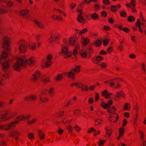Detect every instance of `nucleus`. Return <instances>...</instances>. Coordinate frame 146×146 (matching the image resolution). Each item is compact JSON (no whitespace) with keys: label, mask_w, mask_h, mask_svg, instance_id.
<instances>
[{"label":"nucleus","mask_w":146,"mask_h":146,"mask_svg":"<svg viewBox=\"0 0 146 146\" xmlns=\"http://www.w3.org/2000/svg\"><path fill=\"white\" fill-rule=\"evenodd\" d=\"M34 63L33 60L31 59H26L23 57H18L17 58V62L14 64L13 67L15 70H18L23 67L28 65L33 64Z\"/></svg>","instance_id":"obj_1"},{"label":"nucleus","mask_w":146,"mask_h":146,"mask_svg":"<svg viewBox=\"0 0 146 146\" xmlns=\"http://www.w3.org/2000/svg\"><path fill=\"white\" fill-rule=\"evenodd\" d=\"M30 117V115H28L26 116L24 115H20L17 117L15 120L9 124L4 126L0 125V129L4 130H11L13 129L15 126L17 124L23 119H27Z\"/></svg>","instance_id":"obj_2"},{"label":"nucleus","mask_w":146,"mask_h":146,"mask_svg":"<svg viewBox=\"0 0 146 146\" xmlns=\"http://www.w3.org/2000/svg\"><path fill=\"white\" fill-rule=\"evenodd\" d=\"M11 111L9 110H5L0 112V120L1 121L8 120L15 115V113H10Z\"/></svg>","instance_id":"obj_3"},{"label":"nucleus","mask_w":146,"mask_h":146,"mask_svg":"<svg viewBox=\"0 0 146 146\" xmlns=\"http://www.w3.org/2000/svg\"><path fill=\"white\" fill-rule=\"evenodd\" d=\"M38 80H40L43 83H47L50 81L49 79L44 77L41 75L38 71H36L32 76V80L33 81L35 82Z\"/></svg>","instance_id":"obj_4"},{"label":"nucleus","mask_w":146,"mask_h":146,"mask_svg":"<svg viewBox=\"0 0 146 146\" xmlns=\"http://www.w3.org/2000/svg\"><path fill=\"white\" fill-rule=\"evenodd\" d=\"M60 55L66 58L70 57L72 53L68 51L67 46H63L62 48Z\"/></svg>","instance_id":"obj_5"},{"label":"nucleus","mask_w":146,"mask_h":146,"mask_svg":"<svg viewBox=\"0 0 146 146\" xmlns=\"http://www.w3.org/2000/svg\"><path fill=\"white\" fill-rule=\"evenodd\" d=\"M19 52L21 53H25L27 50L26 42L23 40L19 41L18 43Z\"/></svg>","instance_id":"obj_6"},{"label":"nucleus","mask_w":146,"mask_h":146,"mask_svg":"<svg viewBox=\"0 0 146 146\" xmlns=\"http://www.w3.org/2000/svg\"><path fill=\"white\" fill-rule=\"evenodd\" d=\"M80 67L79 66H77L75 69H72V70L68 72H65L64 73L65 75H67L68 77L72 78H74V72H75L78 73L79 72Z\"/></svg>","instance_id":"obj_7"},{"label":"nucleus","mask_w":146,"mask_h":146,"mask_svg":"<svg viewBox=\"0 0 146 146\" xmlns=\"http://www.w3.org/2000/svg\"><path fill=\"white\" fill-rule=\"evenodd\" d=\"M2 41L3 48L7 51L9 50V38L6 36H3L2 38Z\"/></svg>","instance_id":"obj_8"},{"label":"nucleus","mask_w":146,"mask_h":146,"mask_svg":"<svg viewBox=\"0 0 146 146\" xmlns=\"http://www.w3.org/2000/svg\"><path fill=\"white\" fill-rule=\"evenodd\" d=\"M52 56L49 54L46 57V60H44L42 62V65L43 66L48 67L51 65V60L52 59Z\"/></svg>","instance_id":"obj_9"},{"label":"nucleus","mask_w":146,"mask_h":146,"mask_svg":"<svg viewBox=\"0 0 146 146\" xmlns=\"http://www.w3.org/2000/svg\"><path fill=\"white\" fill-rule=\"evenodd\" d=\"M69 43L70 45L72 46L75 45V48L74 50L73 54L74 55H76L77 54V49L78 48V47L77 46L76 44L74 38H70L69 41Z\"/></svg>","instance_id":"obj_10"},{"label":"nucleus","mask_w":146,"mask_h":146,"mask_svg":"<svg viewBox=\"0 0 146 146\" xmlns=\"http://www.w3.org/2000/svg\"><path fill=\"white\" fill-rule=\"evenodd\" d=\"M113 103L112 101L110 100L108 101V103L103 102L101 104L102 106L105 109H109L111 105Z\"/></svg>","instance_id":"obj_11"},{"label":"nucleus","mask_w":146,"mask_h":146,"mask_svg":"<svg viewBox=\"0 0 146 146\" xmlns=\"http://www.w3.org/2000/svg\"><path fill=\"white\" fill-rule=\"evenodd\" d=\"M77 11L80 13L78 15L77 21L80 23H82L84 21V18H83L82 16V13L81 12L82 10H79L78 9Z\"/></svg>","instance_id":"obj_12"},{"label":"nucleus","mask_w":146,"mask_h":146,"mask_svg":"<svg viewBox=\"0 0 146 146\" xmlns=\"http://www.w3.org/2000/svg\"><path fill=\"white\" fill-rule=\"evenodd\" d=\"M76 86L81 88L82 91H84V90L88 91V87L81 83H78V84H76Z\"/></svg>","instance_id":"obj_13"},{"label":"nucleus","mask_w":146,"mask_h":146,"mask_svg":"<svg viewBox=\"0 0 146 146\" xmlns=\"http://www.w3.org/2000/svg\"><path fill=\"white\" fill-rule=\"evenodd\" d=\"M111 116L110 119V121L113 122H116L118 118L117 114L114 113H113V114H111Z\"/></svg>","instance_id":"obj_14"},{"label":"nucleus","mask_w":146,"mask_h":146,"mask_svg":"<svg viewBox=\"0 0 146 146\" xmlns=\"http://www.w3.org/2000/svg\"><path fill=\"white\" fill-rule=\"evenodd\" d=\"M3 2V4H2L3 6H6L8 7L11 6L13 4V2L6 1H3V0H0V2Z\"/></svg>","instance_id":"obj_15"},{"label":"nucleus","mask_w":146,"mask_h":146,"mask_svg":"<svg viewBox=\"0 0 146 146\" xmlns=\"http://www.w3.org/2000/svg\"><path fill=\"white\" fill-rule=\"evenodd\" d=\"M36 96L34 95H31L29 96H26L25 100L27 101H33L36 99Z\"/></svg>","instance_id":"obj_16"},{"label":"nucleus","mask_w":146,"mask_h":146,"mask_svg":"<svg viewBox=\"0 0 146 146\" xmlns=\"http://www.w3.org/2000/svg\"><path fill=\"white\" fill-rule=\"evenodd\" d=\"M112 94L108 93L107 91L106 90H104L102 93V95L106 98H110V96Z\"/></svg>","instance_id":"obj_17"},{"label":"nucleus","mask_w":146,"mask_h":146,"mask_svg":"<svg viewBox=\"0 0 146 146\" xmlns=\"http://www.w3.org/2000/svg\"><path fill=\"white\" fill-rule=\"evenodd\" d=\"M19 133L16 131H13L11 132L10 134L11 136H13L15 137L16 139H17L18 138L17 136L19 135Z\"/></svg>","instance_id":"obj_18"},{"label":"nucleus","mask_w":146,"mask_h":146,"mask_svg":"<svg viewBox=\"0 0 146 146\" xmlns=\"http://www.w3.org/2000/svg\"><path fill=\"white\" fill-rule=\"evenodd\" d=\"M2 66L4 70L8 68L9 64L7 61H4L2 64Z\"/></svg>","instance_id":"obj_19"},{"label":"nucleus","mask_w":146,"mask_h":146,"mask_svg":"<svg viewBox=\"0 0 146 146\" xmlns=\"http://www.w3.org/2000/svg\"><path fill=\"white\" fill-rule=\"evenodd\" d=\"M91 50V49L90 48H88L87 50H84V52L81 54V55L82 57H85L87 56V53L88 52H90Z\"/></svg>","instance_id":"obj_20"},{"label":"nucleus","mask_w":146,"mask_h":146,"mask_svg":"<svg viewBox=\"0 0 146 146\" xmlns=\"http://www.w3.org/2000/svg\"><path fill=\"white\" fill-rule=\"evenodd\" d=\"M29 12V11L27 10H23L19 12V14L21 15L25 16Z\"/></svg>","instance_id":"obj_21"},{"label":"nucleus","mask_w":146,"mask_h":146,"mask_svg":"<svg viewBox=\"0 0 146 146\" xmlns=\"http://www.w3.org/2000/svg\"><path fill=\"white\" fill-rule=\"evenodd\" d=\"M34 21L35 24L38 27L41 29H42L44 28L43 25L41 23L36 20H35Z\"/></svg>","instance_id":"obj_22"},{"label":"nucleus","mask_w":146,"mask_h":146,"mask_svg":"<svg viewBox=\"0 0 146 146\" xmlns=\"http://www.w3.org/2000/svg\"><path fill=\"white\" fill-rule=\"evenodd\" d=\"M52 18L54 20L56 19L58 20H62V19L60 16H57L55 15H53L52 17Z\"/></svg>","instance_id":"obj_23"},{"label":"nucleus","mask_w":146,"mask_h":146,"mask_svg":"<svg viewBox=\"0 0 146 146\" xmlns=\"http://www.w3.org/2000/svg\"><path fill=\"white\" fill-rule=\"evenodd\" d=\"M124 95V94L121 91L118 92L117 93V94L116 96V97L117 98L115 100H118V97L120 96L123 97Z\"/></svg>","instance_id":"obj_24"},{"label":"nucleus","mask_w":146,"mask_h":146,"mask_svg":"<svg viewBox=\"0 0 146 146\" xmlns=\"http://www.w3.org/2000/svg\"><path fill=\"white\" fill-rule=\"evenodd\" d=\"M63 76L62 74H58L57 76L55 78V79L57 81H59L60 80L63 78Z\"/></svg>","instance_id":"obj_25"},{"label":"nucleus","mask_w":146,"mask_h":146,"mask_svg":"<svg viewBox=\"0 0 146 146\" xmlns=\"http://www.w3.org/2000/svg\"><path fill=\"white\" fill-rule=\"evenodd\" d=\"M38 132L40 138L41 139H43L44 137V135L42 133V131L39 130L38 131Z\"/></svg>","instance_id":"obj_26"},{"label":"nucleus","mask_w":146,"mask_h":146,"mask_svg":"<svg viewBox=\"0 0 146 146\" xmlns=\"http://www.w3.org/2000/svg\"><path fill=\"white\" fill-rule=\"evenodd\" d=\"M29 48L32 50H34L35 49V44L32 43L29 45Z\"/></svg>","instance_id":"obj_27"},{"label":"nucleus","mask_w":146,"mask_h":146,"mask_svg":"<svg viewBox=\"0 0 146 146\" xmlns=\"http://www.w3.org/2000/svg\"><path fill=\"white\" fill-rule=\"evenodd\" d=\"M113 81V80L111 79L109 81L105 82H105V83L106 84H110V86H113V85H114L115 84V83L114 82H112V81Z\"/></svg>","instance_id":"obj_28"},{"label":"nucleus","mask_w":146,"mask_h":146,"mask_svg":"<svg viewBox=\"0 0 146 146\" xmlns=\"http://www.w3.org/2000/svg\"><path fill=\"white\" fill-rule=\"evenodd\" d=\"M87 31V29L86 28H84L82 30L80 31L79 32H78V33L80 35H82V34L84 33Z\"/></svg>","instance_id":"obj_29"},{"label":"nucleus","mask_w":146,"mask_h":146,"mask_svg":"<svg viewBox=\"0 0 146 146\" xmlns=\"http://www.w3.org/2000/svg\"><path fill=\"white\" fill-rule=\"evenodd\" d=\"M48 92L51 96H52L54 94V89L52 87H51L49 88Z\"/></svg>","instance_id":"obj_30"},{"label":"nucleus","mask_w":146,"mask_h":146,"mask_svg":"<svg viewBox=\"0 0 146 146\" xmlns=\"http://www.w3.org/2000/svg\"><path fill=\"white\" fill-rule=\"evenodd\" d=\"M40 100L43 102H45L48 101V99L47 98H42L41 95H40Z\"/></svg>","instance_id":"obj_31"},{"label":"nucleus","mask_w":146,"mask_h":146,"mask_svg":"<svg viewBox=\"0 0 146 146\" xmlns=\"http://www.w3.org/2000/svg\"><path fill=\"white\" fill-rule=\"evenodd\" d=\"M136 26H137L138 27L139 29V31L141 33H142L143 32V31L141 29V23H140L139 22V21L137 22L136 23Z\"/></svg>","instance_id":"obj_32"},{"label":"nucleus","mask_w":146,"mask_h":146,"mask_svg":"<svg viewBox=\"0 0 146 146\" xmlns=\"http://www.w3.org/2000/svg\"><path fill=\"white\" fill-rule=\"evenodd\" d=\"M89 42V40L87 38H84L83 39V43L84 45H86Z\"/></svg>","instance_id":"obj_33"},{"label":"nucleus","mask_w":146,"mask_h":146,"mask_svg":"<svg viewBox=\"0 0 146 146\" xmlns=\"http://www.w3.org/2000/svg\"><path fill=\"white\" fill-rule=\"evenodd\" d=\"M102 43V42L101 40H98L96 41L95 44L97 46H99L101 45Z\"/></svg>","instance_id":"obj_34"},{"label":"nucleus","mask_w":146,"mask_h":146,"mask_svg":"<svg viewBox=\"0 0 146 146\" xmlns=\"http://www.w3.org/2000/svg\"><path fill=\"white\" fill-rule=\"evenodd\" d=\"M99 143L98 145L99 146H101L104 144V143L106 141L105 140H102L101 139H99Z\"/></svg>","instance_id":"obj_35"},{"label":"nucleus","mask_w":146,"mask_h":146,"mask_svg":"<svg viewBox=\"0 0 146 146\" xmlns=\"http://www.w3.org/2000/svg\"><path fill=\"white\" fill-rule=\"evenodd\" d=\"M91 16L92 19H95L98 17V15L96 13H94L92 14Z\"/></svg>","instance_id":"obj_36"},{"label":"nucleus","mask_w":146,"mask_h":146,"mask_svg":"<svg viewBox=\"0 0 146 146\" xmlns=\"http://www.w3.org/2000/svg\"><path fill=\"white\" fill-rule=\"evenodd\" d=\"M129 4L130 7H134L135 6V3L133 0H131V3Z\"/></svg>","instance_id":"obj_37"},{"label":"nucleus","mask_w":146,"mask_h":146,"mask_svg":"<svg viewBox=\"0 0 146 146\" xmlns=\"http://www.w3.org/2000/svg\"><path fill=\"white\" fill-rule=\"evenodd\" d=\"M128 20L129 22H131L135 21V18L132 16H130L128 17Z\"/></svg>","instance_id":"obj_38"},{"label":"nucleus","mask_w":146,"mask_h":146,"mask_svg":"<svg viewBox=\"0 0 146 146\" xmlns=\"http://www.w3.org/2000/svg\"><path fill=\"white\" fill-rule=\"evenodd\" d=\"M126 5L127 7H130V8H131L132 9L133 11V12H136V9H134V7H130V5L129 3L126 4Z\"/></svg>","instance_id":"obj_39"},{"label":"nucleus","mask_w":146,"mask_h":146,"mask_svg":"<svg viewBox=\"0 0 146 146\" xmlns=\"http://www.w3.org/2000/svg\"><path fill=\"white\" fill-rule=\"evenodd\" d=\"M124 131V129L123 128H121L119 129V134L122 135Z\"/></svg>","instance_id":"obj_40"},{"label":"nucleus","mask_w":146,"mask_h":146,"mask_svg":"<svg viewBox=\"0 0 146 146\" xmlns=\"http://www.w3.org/2000/svg\"><path fill=\"white\" fill-rule=\"evenodd\" d=\"M67 129H68L69 130V132L70 133H72V127L70 125H68V126L67 127Z\"/></svg>","instance_id":"obj_41"},{"label":"nucleus","mask_w":146,"mask_h":146,"mask_svg":"<svg viewBox=\"0 0 146 146\" xmlns=\"http://www.w3.org/2000/svg\"><path fill=\"white\" fill-rule=\"evenodd\" d=\"M139 134H140V136H141V139L142 140H143L144 139V138L143 137V133L141 131L140 129H139Z\"/></svg>","instance_id":"obj_42"},{"label":"nucleus","mask_w":146,"mask_h":146,"mask_svg":"<svg viewBox=\"0 0 146 146\" xmlns=\"http://www.w3.org/2000/svg\"><path fill=\"white\" fill-rule=\"evenodd\" d=\"M7 11L4 8H0V13H3L7 12Z\"/></svg>","instance_id":"obj_43"},{"label":"nucleus","mask_w":146,"mask_h":146,"mask_svg":"<svg viewBox=\"0 0 146 146\" xmlns=\"http://www.w3.org/2000/svg\"><path fill=\"white\" fill-rule=\"evenodd\" d=\"M103 42L104 45L106 46L108 44L109 42V41L108 39H106L103 40Z\"/></svg>","instance_id":"obj_44"},{"label":"nucleus","mask_w":146,"mask_h":146,"mask_svg":"<svg viewBox=\"0 0 146 146\" xmlns=\"http://www.w3.org/2000/svg\"><path fill=\"white\" fill-rule=\"evenodd\" d=\"M95 123L96 125L99 124L102 121V120L100 119H95Z\"/></svg>","instance_id":"obj_45"},{"label":"nucleus","mask_w":146,"mask_h":146,"mask_svg":"<svg viewBox=\"0 0 146 146\" xmlns=\"http://www.w3.org/2000/svg\"><path fill=\"white\" fill-rule=\"evenodd\" d=\"M28 138L30 139H31L33 138L34 137V135L32 133H29L28 134Z\"/></svg>","instance_id":"obj_46"},{"label":"nucleus","mask_w":146,"mask_h":146,"mask_svg":"<svg viewBox=\"0 0 146 146\" xmlns=\"http://www.w3.org/2000/svg\"><path fill=\"white\" fill-rule=\"evenodd\" d=\"M36 120L35 119H34L32 121H28L27 123L29 125H30L34 122Z\"/></svg>","instance_id":"obj_47"},{"label":"nucleus","mask_w":146,"mask_h":146,"mask_svg":"<svg viewBox=\"0 0 146 146\" xmlns=\"http://www.w3.org/2000/svg\"><path fill=\"white\" fill-rule=\"evenodd\" d=\"M97 64H98V65L102 67L103 68H105L106 66V64L104 63H103L101 64H98V63H96Z\"/></svg>","instance_id":"obj_48"},{"label":"nucleus","mask_w":146,"mask_h":146,"mask_svg":"<svg viewBox=\"0 0 146 146\" xmlns=\"http://www.w3.org/2000/svg\"><path fill=\"white\" fill-rule=\"evenodd\" d=\"M128 103H126L124 105V109L125 110H127L128 108H129V106H128Z\"/></svg>","instance_id":"obj_49"},{"label":"nucleus","mask_w":146,"mask_h":146,"mask_svg":"<svg viewBox=\"0 0 146 146\" xmlns=\"http://www.w3.org/2000/svg\"><path fill=\"white\" fill-rule=\"evenodd\" d=\"M120 14L121 16L124 17H125L126 15V13L125 12L123 11H121L120 13Z\"/></svg>","instance_id":"obj_50"},{"label":"nucleus","mask_w":146,"mask_h":146,"mask_svg":"<svg viewBox=\"0 0 146 146\" xmlns=\"http://www.w3.org/2000/svg\"><path fill=\"white\" fill-rule=\"evenodd\" d=\"M102 59V57L100 56H98L96 57V60L98 61H100Z\"/></svg>","instance_id":"obj_51"},{"label":"nucleus","mask_w":146,"mask_h":146,"mask_svg":"<svg viewBox=\"0 0 146 146\" xmlns=\"http://www.w3.org/2000/svg\"><path fill=\"white\" fill-rule=\"evenodd\" d=\"M111 9L112 11H115L116 10V7L115 6H112L111 7Z\"/></svg>","instance_id":"obj_52"},{"label":"nucleus","mask_w":146,"mask_h":146,"mask_svg":"<svg viewBox=\"0 0 146 146\" xmlns=\"http://www.w3.org/2000/svg\"><path fill=\"white\" fill-rule=\"evenodd\" d=\"M40 35H36V38L37 42H38L39 40H40V37H41Z\"/></svg>","instance_id":"obj_53"},{"label":"nucleus","mask_w":146,"mask_h":146,"mask_svg":"<svg viewBox=\"0 0 146 146\" xmlns=\"http://www.w3.org/2000/svg\"><path fill=\"white\" fill-rule=\"evenodd\" d=\"M101 13L102 16L104 17H106V13L104 11L102 12Z\"/></svg>","instance_id":"obj_54"},{"label":"nucleus","mask_w":146,"mask_h":146,"mask_svg":"<svg viewBox=\"0 0 146 146\" xmlns=\"http://www.w3.org/2000/svg\"><path fill=\"white\" fill-rule=\"evenodd\" d=\"M99 95L98 93H96V96L95 97V100L96 101H97L99 98Z\"/></svg>","instance_id":"obj_55"},{"label":"nucleus","mask_w":146,"mask_h":146,"mask_svg":"<svg viewBox=\"0 0 146 146\" xmlns=\"http://www.w3.org/2000/svg\"><path fill=\"white\" fill-rule=\"evenodd\" d=\"M58 129H59V130L58 131V133L59 134H62L63 131V130L61 129H60L59 127L58 128Z\"/></svg>","instance_id":"obj_56"},{"label":"nucleus","mask_w":146,"mask_h":146,"mask_svg":"<svg viewBox=\"0 0 146 146\" xmlns=\"http://www.w3.org/2000/svg\"><path fill=\"white\" fill-rule=\"evenodd\" d=\"M94 8L96 10H98L100 8L99 5L98 4H95L94 5Z\"/></svg>","instance_id":"obj_57"},{"label":"nucleus","mask_w":146,"mask_h":146,"mask_svg":"<svg viewBox=\"0 0 146 146\" xmlns=\"http://www.w3.org/2000/svg\"><path fill=\"white\" fill-rule=\"evenodd\" d=\"M74 128L75 129L76 131H78L80 129L77 125H76L74 127Z\"/></svg>","instance_id":"obj_58"},{"label":"nucleus","mask_w":146,"mask_h":146,"mask_svg":"<svg viewBox=\"0 0 146 146\" xmlns=\"http://www.w3.org/2000/svg\"><path fill=\"white\" fill-rule=\"evenodd\" d=\"M103 2L104 3L106 4H108L110 3L109 1L108 0H103Z\"/></svg>","instance_id":"obj_59"},{"label":"nucleus","mask_w":146,"mask_h":146,"mask_svg":"<svg viewBox=\"0 0 146 146\" xmlns=\"http://www.w3.org/2000/svg\"><path fill=\"white\" fill-rule=\"evenodd\" d=\"M75 4H71L70 5H69V7L72 9H73L76 5Z\"/></svg>","instance_id":"obj_60"},{"label":"nucleus","mask_w":146,"mask_h":146,"mask_svg":"<svg viewBox=\"0 0 146 146\" xmlns=\"http://www.w3.org/2000/svg\"><path fill=\"white\" fill-rule=\"evenodd\" d=\"M129 56L130 58H134L136 57V56L134 54H131Z\"/></svg>","instance_id":"obj_61"},{"label":"nucleus","mask_w":146,"mask_h":146,"mask_svg":"<svg viewBox=\"0 0 146 146\" xmlns=\"http://www.w3.org/2000/svg\"><path fill=\"white\" fill-rule=\"evenodd\" d=\"M124 115L126 117L128 118L129 117V113L127 112H125L124 113Z\"/></svg>","instance_id":"obj_62"},{"label":"nucleus","mask_w":146,"mask_h":146,"mask_svg":"<svg viewBox=\"0 0 146 146\" xmlns=\"http://www.w3.org/2000/svg\"><path fill=\"white\" fill-rule=\"evenodd\" d=\"M93 99L92 98H90L88 100V102L90 104L92 103L93 102Z\"/></svg>","instance_id":"obj_63"},{"label":"nucleus","mask_w":146,"mask_h":146,"mask_svg":"<svg viewBox=\"0 0 146 146\" xmlns=\"http://www.w3.org/2000/svg\"><path fill=\"white\" fill-rule=\"evenodd\" d=\"M47 91V89H44L41 92V93L43 94H45Z\"/></svg>","instance_id":"obj_64"}]
</instances>
